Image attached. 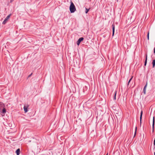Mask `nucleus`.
Listing matches in <instances>:
<instances>
[{"instance_id":"nucleus-1","label":"nucleus","mask_w":155,"mask_h":155,"mask_svg":"<svg viewBox=\"0 0 155 155\" xmlns=\"http://www.w3.org/2000/svg\"><path fill=\"white\" fill-rule=\"evenodd\" d=\"M70 10L71 13H73L76 10V8L75 6L72 2H71L70 6Z\"/></svg>"},{"instance_id":"nucleus-2","label":"nucleus","mask_w":155,"mask_h":155,"mask_svg":"<svg viewBox=\"0 0 155 155\" xmlns=\"http://www.w3.org/2000/svg\"><path fill=\"white\" fill-rule=\"evenodd\" d=\"M11 15L9 14V15L2 22V24L5 25L6 24V23L7 22V21H8V19L10 18V16H11Z\"/></svg>"},{"instance_id":"nucleus-3","label":"nucleus","mask_w":155,"mask_h":155,"mask_svg":"<svg viewBox=\"0 0 155 155\" xmlns=\"http://www.w3.org/2000/svg\"><path fill=\"white\" fill-rule=\"evenodd\" d=\"M84 40V38L81 37L77 41V44L78 45H80V42Z\"/></svg>"},{"instance_id":"nucleus-4","label":"nucleus","mask_w":155,"mask_h":155,"mask_svg":"<svg viewBox=\"0 0 155 155\" xmlns=\"http://www.w3.org/2000/svg\"><path fill=\"white\" fill-rule=\"evenodd\" d=\"M112 29H113L112 35H113V36L114 34V30H115V25H114V24H113L112 25Z\"/></svg>"},{"instance_id":"nucleus-5","label":"nucleus","mask_w":155,"mask_h":155,"mask_svg":"<svg viewBox=\"0 0 155 155\" xmlns=\"http://www.w3.org/2000/svg\"><path fill=\"white\" fill-rule=\"evenodd\" d=\"M154 117H153V124H152V128H153V132L154 131Z\"/></svg>"},{"instance_id":"nucleus-6","label":"nucleus","mask_w":155,"mask_h":155,"mask_svg":"<svg viewBox=\"0 0 155 155\" xmlns=\"http://www.w3.org/2000/svg\"><path fill=\"white\" fill-rule=\"evenodd\" d=\"M16 153L17 155H19L20 153V149L18 148L17 150L16 151Z\"/></svg>"},{"instance_id":"nucleus-7","label":"nucleus","mask_w":155,"mask_h":155,"mask_svg":"<svg viewBox=\"0 0 155 155\" xmlns=\"http://www.w3.org/2000/svg\"><path fill=\"white\" fill-rule=\"evenodd\" d=\"M28 107L26 106H24V110L25 113L27 112L28 111V110H27Z\"/></svg>"},{"instance_id":"nucleus-8","label":"nucleus","mask_w":155,"mask_h":155,"mask_svg":"<svg viewBox=\"0 0 155 155\" xmlns=\"http://www.w3.org/2000/svg\"><path fill=\"white\" fill-rule=\"evenodd\" d=\"M147 83L146 85L144 87L143 89V92L144 93V94H145L146 93V88L147 87Z\"/></svg>"},{"instance_id":"nucleus-9","label":"nucleus","mask_w":155,"mask_h":155,"mask_svg":"<svg viewBox=\"0 0 155 155\" xmlns=\"http://www.w3.org/2000/svg\"><path fill=\"white\" fill-rule=\"evenodd\" d=\"M142 114H143V111L141 110V111L140 117V123H141V119H142Z\"/></svg>"},{"instance_id":"nucleus-10","label":"nucleus","mask_w":155,"mask_h":155,"mask_svg":"<svg viewBox=\"0 0 155 155\" xmlns=\"http://www.w3.org/2000/svg\"><path fill=\"white\" fill-rule=\"evenodd\" d=\"M147 55L146 54V59H145V62H144V65L145 66L146 65L147 63Z\"/></svg>"},{"instance_id":"nucleus-11","label":"nucleus","mask_w":155,"mask_h":155,"mask_svg":"<svg viewBox=\"0 0 155 155\" xmlns=\"http://www.w3.org/2000/svg\"><path fill=\"white\" fill-rule=\"evenodd\" d=\"M153 67L154 68L155 66V59L153 60L152 62Z\"/></svg>"},{"instance_id":"nucleus-12","label":"nucleus","mask_w":155,"mask_h":155,"mask_svg":"<svg viewBox=\"0 0 155 155\" xmlns=\"http://www.w3.org/2000/svg\"><path fill=\"white\" fill-rule=\"evenodd\" d=\"M6 111L5 109V108H4L2 109V112L3 114H5L6 113Z\"/></svg>"},{"instance_id":"nucleus-13","label":"nucleus","mask_w":155,"mask_h":155,"mask_svg":"<svg viewBox=\"0 0 155 155\" xmlns=\"http://www.w3.org/2000/svg\"><path fill=\"white\" fill-rule=\"evenodd\" d=\"M90 9H87L86 8H85V10H86V11H85V13L86 14L88 12V11H89V10Z\"/></svg>"},{"instance_id":"nucleus-14","label":"nucleus","mask_w":155,"mask_h":155,"mask_svg":"<svg viewBox=\"0 0 155 155\" xmlns=\"http://www.w3.org/2000/svg\"><path fill=\"white\" fill-rule=\"evenodd\" d=\"M116 93H117L116 91H115L114 92V99L115 100H116Z\"/></svg>"},{"instance_id":"nucleus-15","label":"nucleus","mask_w":155,"mask_h":155,"mask_svg":"<svg viewBox=\"0 0 155 155\" xmlns=\"http://www.w3.org/2000/svg\"><path fill=\"white\" fill-rule=\"evenodd\" d=\"M132 77L131 78H130V79L129 80V81H128V85H129V84L130 82V81H131V80L132 79Z\"/></svg>"},{"instance_id":"nucleus-16","label":"nucleus","mask_w":155,"mask_h":155,"mask_svg":"<svg viewBox=\"0 0 155 155\" xmlns=\"http://www.w3.org/2000/svg\"><path fill=\"white\" fill-rule=\"evenodd\" d=\"M137 127H136V129H135V133H134V137L136 134V131H137Z\"/></svg>"},{"instance_id":"nucleus-17","label":"nucleus","mask_w":155,"mask_h":155,"mask_svg":"<svg viewBox=\"0 0 155 155\" xmlns=\"http://www.w3.org/2000/svg\"><path fill=\"white\" fill-rule=\"evenodd\" d=\"M147 39L148 40L149 39V32H148L147 34Z\"/></svg>"},{"instance_id":"nucleus-18","label":"nucleus","mask_w":155,"mask_h":155,"mask_svg":"<svg viewBox=\"0 0 155 155\" xmlns=\"http://www.w3.org/2000/svg\"><path fill=\"white\" fill-rule=\"evenodd\" d=\"M154 145L155 146V137L154 141Z\"/></svg>"},{"instance_id":"nucleus-19","label":"nucleus","mask_w":155,"mask_h":155,"mask_svg":"<svg viewBox=\"0 0 155 155\" xmlns=\"http://www.w3.org/2000/svg\"><path fill=\"white\" fill-rule=\"evenodd\" d=\"M154 54H155V48H154Z\"/></svg>"},{"instance_id":"nucleus-20","label":"nucleus","mask_w":155,"mask_h":155,"mask_svg":"<svg viewBox=\"0 0 155 155\" xmlns=\"http://www.w3.org/2000/svg\"><path fill=\"white\" fill-rule=\"evenodd\" d=\"M32 74V73H31V74H30V75H29V76H28V77H30V76H31V74Z\"/></svg>"},{"instance_id":"nucleus-21","label":"nucleus","mask_w":155,"mask_h":155,"mask_svg":"<svg viewBox=\"0 0 155 155\" xmlns=\"http://www.w3.org/2000/svg\"><path fill=\"white\" fill-rule=\"evenodd\" d=\"M154 155H155V152L154 153Z\"/></svg>"},{"instance_id":"nucleus-22","label":"nucleus","mask_w":155,"mask_h":155,"mask_svg":"<svg viewBox=\"0 0 155 155\" xmlns=\"http://www.w3.org/2000/svg\"><path fill=\"white\" fill-rule=\"evenodd\" d=\"M106 155H108V153H107Z\"/></svg>"}]
</instances>
